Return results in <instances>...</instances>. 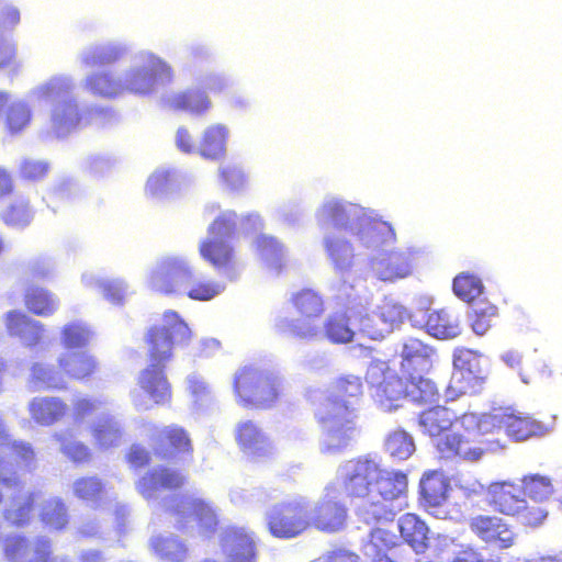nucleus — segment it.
Returning <instances> with one entry per match:
<instances>
[{
    "instance_id": "34",
    "label": "nucleus",
    "mask_w": 562,
    "mask_h": 562,
    "mask_svg": "<svg viewBox=\"0 0 562 562\" xmlns=\"http://www.w3.org/2000/svg\"><path fill=\"white\" fill-rule=\"evenodd\" d=\"M128 52L126 44L122 42H109L105 44L91 45L80 53V60L86 67L111 65L123 58Z\"/></svg>"
},
{
    "instance_id": "7",
    "label": "nucleus",
    "mask_w": 562,
    "mask_h": 562,
    "mask_svg": "<svg viewBox=\"0 0 562 562\" xmlns=\"http://www.w3.org/2000/svg\"><path fill=\"white\" fill-rule=\"evenodd\" d=\"M172 77V68L167 61L150 52H142L122 72L124 93L149 95L157 86L170 83Z\"/></svg>"
},
{
    "instance_id": "41",
    "label": "nucleus",
    "mask_w": 562,
    "mask_h": 562,
    "mask_svg": "<svg viewBox=\"0 0 562 562\" xmlns=\"http://www.w3.org/2000/svg\"><path fill=\"white\" fill-rule=\"evenodd\" d=\"M394 536L381 528H372L369 540L363 544V553L372 562H397L394 560L392 548Z\"/></svg>"
},
{
    "instance_id": "56",
    "label": "nucleus",
    "mask_w": 562,
    "mask_h": 562,
    "mask_svg": "<svg viewBox=\"0 0 562 562\" xmlns=\"http://www.w3.org/2000/svg\"><path fill=\"white\" fill-rule=\"evenodd\" d=\"M175 186V172L165 167L157 168L147 179L145 192L153 199H164Z\"/></svg>"
},
{
    "instance_id": "52",
    "label": "nucleus",
    "mask_w": 562,
    "mask_h": 562,
    "mask_svg": "<svg viewBox=\"0 0 562 562\" xmlns=\"http://www.w3.org/2000/svg\"><path fill=\"white\" fill-rule=\"evenodd\" d=\"M94 333L81 321L66 324L61 330V344L68 351L86 348L93 339Z\"/></svg>"
},
{
    "instance_id": "12",
    "label": "nucleus",
    "mask_w": 562,
    "mask_h": 562,
    "mask_svg": "<svg viewBox=\"0 0 562 562\" xmlns=\"http://www.w3.org/2000/svg\"><path fill=\"white\" fill-rule=\"evenodd\" d=\"M366 379L374 402L384 412L396 411L406 398L404 381L385 362H372Z\"/></svg>"
},
{
    "instance_id": "4",
    "label": "nucleus",
    "mask_w": 562,
    "mask_h": 562,
    "mask_svg": "<svg viewBox=\"0 0 562 562\" xmlns=\"http://www.w3.org/2000/svg\"><path fill=\"white\" fill-rule=\"evenodd\" d=\"M109 402L103 397L76 396L71 401L72 416L77 424L90 422L89 429L93 446L102 451L115 449L124 441L125 430L122 420L108 411Z\"/></svg>"
},
{
    "instance_id": "29",
    "label": "nucleus",
    "mask_w": 562,
    "mask_h": 562,
    "mask_svg": "<svg viewBox=\"0 0 562 562\" xmlns=\"http://www.w3.org/2000/svg\"><path fill=\"white\" fill-rule=\"evenodd\" d=\"M168 106L181 110L195 116H204L213 106L207 93L201 87L175 92L165 99Z\"/></svg>"
},
{
    "instance_id": "26",
    "label": "nucleus",
    "mask_w": 562,
    "mask_h": 562,
    "mask_svg": "<svg viewBox=\"0 0 562 562\" xmlns=\"http://www.w3.org/2000/svg\"><path fill=\"white\" fill-rule=\"evenodd\" d=\"M434 445L443 459L459 457L467 461H477L483 450L470 446L469 438L458 434V430H449L434 440Z\"/></svg>"
},
{
    "instance_id": "62",
    "label": "nucleus",
    "mask_w": 562,
    "mask_h": 562,
    "mask_svg": "<svg viewBox=\"0 0 562 562\" xmlns=\"http://www.w3.org/2000/svg\"><path fill=\"white\" fill-rule=\"evenodd\" d=\"M483 290L480 279L468 273H461L453 280L454 294L465 302H470L477 297Z\"/></svg>"
},
{
    "instance_id": "35",
    "label": "nucleus",
    "mask_w": 562,
    "mask_h": 562,
    "mask_svg": "<svg viewBox=\"0 0 562 562\" xmlns=\"http://www.w3.org/2000/svg\"><path fill=\"white\" fill-rule=\"evenodd\" d=\"M82 85L93 95L105 99L116 98L124 93L122 75L111 70L91 72L85 77Z\"/></svg>"
},
{
    "instance_id": "9",
    "label": "nucleus",
    "mask_w": 562,
    "mask_h": 562,
    "mask_svg": "<svg viewBox=\"0 0 562 562\" xmlns=\"http://www.w3.org/2000/svg\"><path fill=\"white\" fill-rule=\"evenodd\" d=\"M381 475L382 467L371 454L347 460L337 470V479L345 495L349 498H361L364 502L370 501Z\"/></svg>"
},
{
    "instance_id": "13",
    "label": "nucleus",
    "mask_w": 562,
    "mask_h": 562,
    "mask_svg": "<svg viewBox=\"0 0 562 562\" xmlns=\"http://www.w3.org/2000/svg\"><path fill=\"white\" fill-rule=\"evenodd\" d=\"M4 494L9 497V503L3 510L4 520L15 527L26 526L31 518L34 494L23 491L19 476L0 460V503Z\"/></svg>"
},
{
    "instance_id": "45",
    "label": "nucleus",
    "mask_w": 562,
    "mask_h": 562,
    "mask_svg": "<svg viewBox=\"0 0 562 562\" xmlns=\"http://www.w3.org/2000/svg\"><path fill=\"white\" fill-rule=\"evenodd\" d=\"M504 429L506 434L516 441H522L531 436L543 434L541 423L507 412H505Z\"/></svg>"
},
{
    "instance_id": "64",
    "label": "nucleus",
    "mask_w": 562,
    "mask_h": 562,
    "mask_svg": "<svg viewBox=\"0 0 562 562\" xmlns=\"http://www.w3.org/2000/svg\"><path fill=\"white\" fill-rule=\"evenodd\" d=\"M472 322L473 331L476 335H484L492 326V321L497 314V307L488 303H477L474 308Z\"/></svg>"
},
{
    "instance_id": "2",
    "label": "nucleus",
    "mask_w": 562,
    "mask_h": 562,
    "mask_svg": "<svg viewBox=\"0 0 562 562\" xmlns=\"http://www.w3.org/2000/svg\"><path fill=\"white\" fill-rule=\"evenodd\" d=\"M191 338L188 324L173 311L164 314L161 323L153 326L147 334L149 364L138 376V390L132 393L133 403L138 409H149L155 404H164L170 398V385L164 369L171 358L173 346L187 344Z\"/></svg>"
},
{
    "instance_id": "19",
    "label": "nucleus",
    "mask_w": 562,
    "mask_h": 562,
    "mask_svg": "<svg viewBox=\"0 0 562 562\" xmlns=\"http://www.w3.org/2000/svg\"><path fill=\"white\" fill-rule=\"evenodd\" d=\"M469 526L482 541L499 549L510 548L515 542V533L501 517L477 515L470 519Z\"/></svg>"
},
{
    "instance_id": "61",
    "label": "nucleus",
    "mask_w": 562,
    "mask_h": 562,
    "mask_svg": "<svg viewBox=\"0 0 562 562\" xmlns=\"http://www.w3.org/2000/svg\"><path fill=\"white\" fill-rule=\"evenodd\" d=\"M187 390L196 408H204L213 400L212 390L203 376L192 373L187 378Z\"/></svg>"
},
{
    "instance_id": "36",
    "label": "nucleus",
    "mask_w": 562,
    "mask_h": 562,
    "mask_svg": "<svg viewBox=\"0 0 562 562\" xmlns=\"http://www.w3.org/2000/svg\"><path fill=\"white\" fill-rule=\"evenodd\" d=\"M357 311L348 308L344 314L330 315L325 323L326 337L335 344L357 340Z\"/></svg>"
},
{
    "instance_id": "32",
    "label": "nucleus",
    "mask_w": 562,
    "mask_h": 562,
    "mask_svg": "<svg viewBox=\"0 0 562 562\" xmlns=\"http://www.w3.org/2000/svg\"><path fill=\"white\" fill-rule=\"evenodd\" d=\"M27 386L32 392L66 390L67 381L60 368L56 369L45 362H34L30 369Z\"/></svg>"
},
{
    "instance_id": "20",
    "label": "nucleus",
    "mask_w": 562,
    "mask_h": 562,
    "mask_svg": "<svg viewBox=\"0 0 562 562\" xmlns=\"http://www.w3.org/2000/svg\"><path fill=\"white\" fill-rule=\"evenodd\" d=\"M490 505L501 514L513 516L526 507L521 484L512 481L491 483L486 488Z\"/></svg>"
},
{
    "instance_id": "37",
    "label": "nucleus",
    "mask_w": 562,
    "mask_h": 562,
    "mask_svg": "<svg viewBox=\"0 0 562 562\" xmlns=\"http://www.w3.org/2000/svg\"><path fill=\"white\" fill-rule=\"evenodd\" d=\"M7 328L11 336L18 337L27 347L35 346L42 338L43 325L21 312H10L7 315Z\"/></svg>"
},
{
    "instance_id": "10",
    "label": "nucleus",
    "mask_w": 562,
    "mask_h": 562,
    "mask_svg": "<svg viewBox=\"0 0 562 562\" xmlns=\"http://www.w3.org/2000/svg\"><path fill=\"white\" fill-rule=\"evenodd\" d=\"M236 226V214L221 212L209 226L207 237L200 244L201 257L215 268L233 265L234 248L231 237Z\"/></svg>"
},
{
    "instance_id": "23",
    "label": "nucleus",
    "mask_w": 562,
    "mask_h": 562,
    "mask_svg": "<svg viewBox=\"0 0 562 562\" xmlns=\"http://www.w3.org/2000/svg\"><path fill=\"white\" fill-rule=\"evenodd\" d=\"M374 276L381 281L394 282L406 278L412 272L408 254L404 251H391L370 260Z\"/></svg>"
},
{
    "instance_id": "44",
    "label": "nucleus",
    "mask_w": 562,
    "mask_h": 562,
    "mask_svg": "<svg viewBox=\"0 0 562 562\" xmlns=\"http://www.w3.org/2000/svg\"><path fill=\"white\" fill-rule=\"evenodd\" d=\"M72 494L87 503L98 504L104 497H109V490L103 481L97 476H81L71 485Z\"/></svg>"
},
{
    "instance_id": "53",
    "label": "nucleus",
    "mask_w": 562,
    "mask_h": 562,
    "mask_svg": "<svg viewBox=\"0 0 562 562\" xmlns=\"http://www.w3.org/2000/svg\"><path fill=\"white\" fill-rule=\"evenodd\" d=\"M448 484L442 473L434 471L420 480V493L425 505H436L447 498Z\"/></svg>"
},
{
    "instance_id": "5",
    "label": "nucleus",
    "mask_w": 562,
    "mask_h": 562,
    "mask_svg": "<svg viewBox=\"0 0 562 562\" xmlns=\"http://www.w3.org/2000/svg\"><path fill=\"white\" fill-rule=\"evenodd\" d=\"M316 416L322 426L321 452L329 456L341 453L357 435L353 403L323 401Z\"/></svg>"
},
{
    "instance_id": "54",
    "label": "nucleus",
    "mask_w": 562,
    "mask_h": 562,
    "mask_svg": "<svg viewBox=\"0 0 562 562\" xmlns=\"http://www.w3.org/2000/svg\"><path fill=\"white\" fill-rule=\"evenodd\" d=\"M34 212L23 196L14 200L1 212L2 221L11 227L23 228L33 220Z\"/></svg>"
},
{
    "instance_id": "57",
    "label": "nucleus",
    "mask_w": 562,
    "mask_h": 562,
    "mask_svg": "<svg viewBox=\"0 0 562 562\" xmlns=\"http://www.w3.org/2000/svg\"><path fill=\"white\" fill-rule=\"evenodd\" d=\"M520 484L524 495L536 502H543L553 494V485L551 480L544 475H525L520 479Z\"/></svg>"
},
{
    "instance_id": "46",
    "label": "nucleus",
    "mask_w": 562,
    "mask_h": 562,
    "mask_svg": "<svg viewBox=\"0 0 562 562\" xmlns=\"http://www.w3.org/2000/svg\"><path fill=\"white\" fill-rule=\"evenodd\" d=\"M54 439L59 443V451L75 463H85L91 459L90 448L78 440L70 429L56 431Z\"/></svg>"
},
{
    "instance_id": "14",
    "label": "nucleus",
    "mask_w": 562,
    "mask_h": 562,
    "mask_svg": "<svg viewBox=\"0 0 562 562\" xmlns=\"http://www.w3.org/2000/svg\"><path fill=\"white\" fill-rule=\"evenodd\" d=\"M192 278V267L180 256H167L158 259L148 270L147 286L156 292L180 293L181 288Z\"/></svg>"
},
{
    "instance_id": "43",
    "label": "nucleus",
    "mask_w": 562,
    "mask_h": 562,
    "mask_svg": "<svg viewBox=\"0 0 562 562\" xmlns=\"http://www.w3.org/2000/svg\"><path fill=\"white\" fill-rule=\"evenodd\" d=\"M81 280L87 288L95 289L113 304L123 303L127 293V285L121 279H102L93 272H85Z\"/></svg>"
},
{
    "instance_id": "28",
    "label": "nucleus",
    "mask_w": 562,
    "mask_h": 562,
    "mask_svg": "<svg viewBox=\"0 0 562 562\" xmlns=\"http://www.w3.org/2000/svg\"><path fill=\"white\" fill-rule=\"evenodd\" d=\"M411 321L414 326H425L429 335L439 339L454 338L461 333L459 318L446 308L430 313L426 322L418 319L417 314L411 315Z\"/></svg>"
},
{
    "instance_id": "59",
    "label": "nucleus",
    "mask_w": 562,
    "mask_h": 562,
    "mask_svg": "<svg viewBox=\"0 0 562 562\" xmlns=\"http://www.w3.org/2000/svg\"><path fill=\"white\" fill-rule=\"evenodd\" d=\"M41 516L47 526L57 530L68 524L67 507L58 497H52L44 502Z\"/></svg>"
},
{
    "instance_id": "25",
    "label": "nucleus",
    "mask_w": 562,
    "mask_h": 562,
    "mask_svg": "<svg viewBox=\"0 0 562 562\" xmlns=\"http://www.w3.org/2000/svg\"><path fill=\"white\" fill-rule=\"evenodd\" d=\"M184 477L177 471L168 468H157L144 475L137 483V492L147 499L158 497L160 490L180 487Z\"/></svg>"
},
{
    "instance_id": "33",
    "label": "nucleus",
    "mask_w": 562,
    "mask_h": 562,
    "mask_svg": "<svg viewBox=\"0 0 562 562\" xmlns=\"http://www.w3.org/2000/svg\"><path fill=\"white\" fill-rule=\"evenodd\" d=\"M252 245L266 269L278 274L286 261V248L276 237L261 234L255 238Z\"/></svg>"
},
{
    "instance_id": "60",
    "label": "nucleus",
    "mask_w": 562,
    "mask_h": 562,
    "mask_svg": "<svg viewBox=\"0 0 562 562\" xmlns=\"http://www.w3.org/2000/svg\"><path fill=\"white\" fill-rule=\"evenodd\" d=\"M376 317L385 334L391 333L407 317L406 308L394 302L383 303L376 313Z\"/></svg>"
},
{
    "instance_id": "51",
    "label": "nucleus",
    "mask_w": 562,
    "mask_h": 562,
    "mask_svg": "<svg viewBox=\"0 0 562 562\" xmlns=\"http://www.w3.org/2000/svg\"><path fill=\"white\" fill-rule=\"evenodd\" d=\"M315 318L289 319L288 317L278 316L276 319V328L281 334L296 337L301 339H312L321 334L319 327L314 323Z\"/></svg>"
},
{
    "instance_id": "63",
    "label": "nucleus",
    "mask_w": 562,
    "mask_h": 562,
    "mask_svg": "<svg viewBox=\"0 0 562 562\" xmlns=\"http://www.w3.org/2000/svg\"><path fill=\"white\" fill-rule=\"evenodd\" d=\"M357 339L363 336L372 340H378L385 336V333L382 330V326L376 317V313L369 315L362 314V311H357Z\"/></svg>"
},
{
    "instance_id": "27",
    "label": "nucleus",
    "mask_w": 562,
    "mask_h": 562,
    "mask_svg": "<svg viewBox=\"0 0 562 562\" xmlns=\"http://www.w3.org/2000/svg\"><path fill=\"white\" fill-rule=\"evenodd\" d=\"M451 387L460 393L474 391L479 384L477 359L470 350L454 355Z\"/></svg>"
},
{
    "instance_id": "22",
    "label": "nucleus",
    "mask_w": 562,
    "mask_h": 562,
    "mask_svg": "<svg viewBox=\"0 0 562 562\" xmlns=\"http://www.w3.org/2000/svg\"><path fill=\"white\" fill-rule=\"evenodd\" d=\"M234 434L239 448L248 456L265 457L273 449L269 437L252 420L239 422Z\"/></svg>"
},
{
    "instance_id": "47",
    "label": "nucleus",
    "mask_w": 562,
    "mask_h": 562,
    "mask_svg": "<svg viewBox=\"0 0 562 562\" xmlns=\"http://www.w3.org/2000/svg\"><path fill=\"white\" fill-rule=\"evenodd\" d=\"M153 551L166 562H181L187 557L186 546L173 535L151 537Z\"/></svg>"
},
{
    "instance_id": "8",
    "label": "nucleus",
    "mask_w": 562,
    "mask_h": 562,
    "mask_svg": "<svg viewBox=\"0 0 562 562\" xmlns=\"http://www.w3.org/2000/svg\"><path fill=\"white\" fill-rule=\"evenodd\" d=\"M282 381L270 370L244 367L234 379L235 394L244 406L269 407L280 395Z\"/></svg>"
},
{
    "instance_id": "31",
    "label": "nucleus",
    "mask_w": 562,
    "mask_h": 562,
    "mask_svg": "<svg viewBox=\"0 0 562 562\" xmlns=\"http://www.w3.org/2000/svg\"><path fill=\"white\" fill-rule=\"evenodd\" d=\"M27 408L36 424L50 426L65 416L68 405L58 396H35L30 401Z\"/></svg>"
},
{
    "instance_id": "6",
    "label": "nucleus",
    "mask_w": 562,
    "mask_h": 562,
    "mask_svg": "<svg viewBox=\"0 0 562 562\" xmlns=\"http://www.w3.org/2000/svg\"><path fill=\"white\" fill-rule=\"evenodd\" d=\"M375 491L369 502H363L356 510L357 517L368 526L391 521L401 510L407 490V477L402 472H391L382 468Z\"/></svg>"
},
{
    "instance_id": "40",
    "label": "nucleus",
    "mask_w": 562,
    "mask_h": 562,
    "mask_svg": "<svg viewBox=\"0 0 562 562\" xmlns=\"http://www.w3.org/2000/svg\"><path fill=\"white\" fill-rule=\"evenodd\" d=\"M424 371L405 372L406 398L417 404H432L439 397L436 383L423 375Z\"/></svg>"
},
{
    "instance_id": "49",
    "label": "nucleus",
    "mask_w": 562,
    "mask_h": 562,
    "mask_svg": "<svg viewBox=\"0 0 562 562\" xmlns=\"http://www.w3.org/2000/svg\"><path fill=\"white\" fill-rule=\"evenodd\" d=\"M362 394V383L357 375H346L339 378L333 385V392L324 401L330 400L331 402H338L339 404H346L349 402L353 403V409L356 411V404Z\"/></svg>"
},
{
    "instance_id": "30",
    "label": "nucleus",
    "mask_w": 562,
    "mask_h": 562,
    "mask_svg": "<svg viewBox=\"0 0 562 562\" xmlns=\"http://www.w3.org/2000/svg\"><path fill=\"white\" fill-rule=\"evenodd\" d=\"M58 367L63 370L65 378L74 380H86L95 373L99 363L93 355L88 351H66L58 359Z\"/></svg>"
},
{
    "instance_id": "38",
    "label": "nucleus",
    "mask_w": 562,
    "mask_h": 562,
    "mask_svg": "<svg viewBox=\"0 0 562 562\" xmlns=\"http://www.w3.org/2000/svg\"><path fill=\"white\" fill-rule=\"evenodd\" d=\"M432 349L423 344L419 339L409 338L402 347V370L411 371H428L431 367Z\"/></svg>"
},
{
    "instance_id": "21",
    "label": "nucleus",
    "mask_w": 562,
    "mask_h": 562,
    "mask_svg": "<svg viewBox=\"0 0 562 562\" xmlns=\"http://www.w3.org/2000/svg\"><path fill=\"white\" fill-rule=\"evenodd\" d=\"M156 454L162 459H171L176 453H188L192 451L191 440L186 430L176 425L162 429H155L151 436Z\"/></svg>"
},
{
    "instance_id": "24",
    "label": "nucleus",
    "mask_w": 562,
    "mask_h": 562,
    "mask_svg": "<svg viewBox=\"0 0 562 562\" xmlns=\"http://www.w3.org/2000/svg\"><path fill=\"white\" fill-rule=\"evenodd\" d=\"M231 130L226 124L212 123L201 133L196 153L210 160H221L227 154Z\"/></svg>"
},
{
    "instance_id": "42",
    "label": "nucleus",
    "mask_w": 562,
    "mask_h": 562,
    "mask_svg": "<svg viewBox=\"0 0 562 562\" xmlns=\"http://www.w3.org/2000/svg\"><path fill=\"white\" fill-rule=\"evenodd\" d=\"M454 419L456 414L452 411L436 406L422 413L418 424L422 430L435 440L446 431L453 430Z\"/></svg>"
},
{
    "instance_id": "18",
    "label": "nucleus",
    "mask_w": 562,
    "mask_h": 562,
    "mask_svg": "<svg viewBox=\"0 0 562 562\" xmlns=\"http://www.w3.org/2000/svg\"><path fill=\"white\" fill-rule=\"evenodd\" d=\"M3 557L8 562H54L50 558V543L38 538L34 544L16 532L8 535L2 546Z\"/></svg>"
},
{
    "instance_id": "11",
    "label": "nucleus",
    "mask_w": 562,
    "mask_h": 562,
    "mask_svg": "<svg viewBox=\"0 0 562 562\" xmlns=\"http://www.w3.org/2000/svg\"><path fill=\"white\" fill-rule=\"evenodd\" d=\"M308 507V499L301 495L274 505L267 514L270 532L284 539L301 535L311 525Z\"/></svg>"
},
{
    "instance_id": "3",
    "label": "nucleus",
    "mask_w": 562,
    "mask_h": 562,
    "mask_svg": "<svg viewBox=\"0 0 562 562\" xmlns=\"http://www.w3.org/2000/svg\"><path fill=\"white\" fill-rule=\"evenodd\" d=\"M75 81L66 75L53 76L36 85L27 94L32 102H50V128L57 137H65L75 131L81 121L74 90Z\"/></svg>"
},
{
    "instance_id": "17",
    "label": "nucleus",
    "mask_w": 562,
    "mask_h": 562,
    "mask_svg": "<svg viewBox=\"0 0 562 562\" xmlns=\"http://www.w3.org/2000/svg\"><path fill=\"white\" fill-rule=\"evenodd\" d=\"M258 539L245 527H229L221 535L224 562H257Z\"/></svg>"
},
{
    "instance_id": "39",
    "label": "nucleus",
    "mask_w": 562,
    "mask_h": 562,
    "mask_svg": "<svg viewBox=\"0 0 562 562\" xmlns=\"http://www.w3.org/2000/svg\"><path fill=\"white\" fill-rule=\"evenodd\" d=\"M397 528L402 538L416 553H424L428 548V527L414 514H405L398 518Z\"/></svg>"
},
{
    "instance_id": "48",
    "label": "nucleus",
    "mask_w": 562,
    "mask_h": 562,
    "mask_svg": "<svg viewBox=\"0 0 562 562\" xmlns=\"http://www.w3.org/2000/svg\"><path fill=\"white\" fill-rule=\"evenodd\" d=\"M384 451L395 461L407 460L415 451L414 439L403 429L393 430L384 439Z\"/></svg>"
},
{
    "instance_id": "1",
    "label": "nucleus",
    "mask_w": 562,
    "mask_h": 562,
    "mask_svg": "<svg viewBox=\"0 0 562 562\" xmlns=\"http://www.w3.org/2000/svg\"><path fill=\"white\" fill-rule=\"evenodd\" d=\"M321 227H334L338 232H326L322 246L334 271L342 279L337 285V296L348 302H368V297L359 294L357 285L345 280L355 266L356 244L358 249L376 251L396 241V233L391 223L385 222L379 213L360 204L327 196L315 212Z\"/></svg>"
},
{
    "instance_id": "16",
    "label": "nucleus",
    "mask_w": 562,
    "mask_h": 562,
    "mask_svg": "<svg viewBox=\"0 0 562 562\" xmlns=\"http://www.w3.org/2000/svg\"><path fill=\"white\" fill-rule=\"evenodd\" d=\"M164 506L177 517V522L183 527L191 521H196L206 533L214 531L217 525V516L213 507L192 495L173 496Z\"/></svg>"
},
{
    "instance_id": "55",
    "label": "nucleus",
    "mask_w": 562,
    "mask_h": 562,
    "mask_svg": "<svg viewBox=\"0 0 562 562\" xmlns=\"http://www.w3.org/2000/svg\"><path fill=\"white\" fill-rule=\"evenodd\" d=\"M27 308L34 314L49 316L58 308V300L42 288H31L25 294Z\"/></svg>"
},
{
    "instance_id": "50",
    "label": "nucleus",
    "mask_w": 562,
    "mask_h": 562,
    "mask_svg": "<svg viewBox=\"0 0 562 562\" xmlns=\"http://www.w3.org/2000/svg\"><path fill=\"white\" fill-rule=\"evenodd\" d=\"M225 284L220 281L202 280L195 276L192 269V278L181 288L180 293L187 294L194 301H210L223 293Z\"/></svg>"
},
{
    "instance_id": "15",
    "label": "nucleus",
    "mask_w": 562,
    "mask_h": 562,
    "mask_svg": "<svg viewBox=\"0 0 562 562\" xmlns=\"http://www.w3.org/2000/svg\"><path fill=\"white\" fill-rule=\"evenodd\" d=\"M339 488L335 483L325 486L323 496L312 507H308L310 527L326 533H335L347 526L348 509L338 499Z\"/></svg>"
},
{
    "instance_id": "58",
    "label": "nucleus",
    "mask_w": 562,
    "mask_h": 562,
    "mask_svg": "<svg viewBox=\"0 0 562 562\" xmlns=\"http://www.w3.org/2000/svg\"><path fill=\"white\" fill-rule=\"evenodd\" d=\"M296 311L306 318H317L324 312V302L313 290H302L292 296Z\"/></svg>"
}]
</instances>
